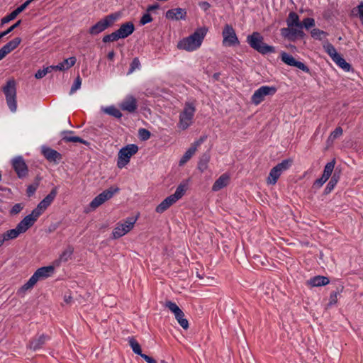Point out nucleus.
Segmentation results:
<instances>
[{
	"instance_id": "f257e3e1",
	"label": "nucleus",
	"mask_w": 363,
	"mask_h": 363,
	"mask_svg": "<svg viewBox=\"0 0 363 363\" xmlns=\"http://www.w3.org/2000/svg\"><path fill=\"white\" fill-rule=\"evenodd\" d=\"M208 30L205 26L197 28L194 33L183 38L177 43V49L189 52L198 50L201 47Z\"/></svg>"
},
{
	"instance_id": "f03ea898",
	"label": "nucleus",
	"mask_w": 363,
	"mask_h": 363,
	"mask_svg": "<svg viewBox=\"0 0 363 363\" xmlns=\"http://www.w3.org/2000/svg\"><path fill=\"white\" fill-rule=\"evenodd\" d=\"M57 194V188L54 187L49 194H48L33 209L29 215L26 216L24 219L32 227L36 222L38 218L43 213L49 206L52 203Z\"/></svg>"
},
{
	"instance_id": "7ed1b4c3",
	"label": "nucleus",
	"mask_w": 363,
	"mask_h": 363,
	"mask_svg": "<svg viewBox=\"0 0 363 363\" xmlns=\"http://www.w3.org/2000/svg\"><path fill=\"white\" fill-rule=\"evenodd\" d=\"M55 267L52 264V265L38 269L29 280L20 288L18 293L24 294L26 291L31 289L39 280L50 277L53 274Z\"/></svg>"
},
{
	"instance_id": "20e7f679",
	"label": "nucleus",
	"mask_w": 363,
	"mask_h": 363,
	"mask_svg": "<svg viewBox=\"0 0 363 363\" xmlns=\"http://www.w3.org/2000/svg\"><path fill=\"white\" fill-rule=\"evenodd\" d=\"M287 28L281 30V34L286 37L303 36V25L299 16L295 12H290L286 19Z\"/></svg>"
},
{
	"instance_id": "39448f33",
	"label": "nucleus",
	"mask_w": 363,
	"mask_h": 363,
	"mask_svg": "<svg viewBox=\"0 0 363 363\" xmlns=\"http://www.w3.org/2000/svg\"><path fill=\"white\" fill-rule=\"evenodd\" d=\"M30 228V225L23 218L21 220L16 227L13 229L6 230L0 234V247L9 240L16 239L20 235L25 233Z\"/></svg>"
},
{
	"instance_id": "423d86ee",
	"label": "nucleus",
	"mask_w": 363,
	"mask_h": 363,
	"mask_svg": "<svg viewBox=\"0 0 363 363\" xmlns=\"http://www.w3.org/2000/svg\"><path fill=\"white\" fill-rule=\"evenodd\" d=\"M263 40V37L257 32H254L247 38V43L257 52L262 54L274 52V48L265 44Z\"/></svg>"
},
{
	"instance_id": "0eeeda50",
	"label": "nucleus",
	"mask_w": 363,
	"mask_h": 363,
	"mask_svg": "<svg viewBox=\"0 0 363 363\" xmlns=\"http://www.w3.org/2000/svg\"><path fill=\"white\" fill-rule=\"evenodd\" d=\"M292 164V160L287 159L281 161L274 166L269 172L267 178V183L269 185H274L281 174L289 169Z\"/></svg>"
},
{
	"instance_id": "6e6552de",
	"label": "nucleus",
	"mask_w": 363,
	"mask_h": 363,
	"mask_svg": "<svg viewBox=\"0 0 363 363\" xmlns=\"http://www.w3.org/2000/svg\"><path fill=\"white\" fill-rule=\"evenodd\" d=\"M138 151V147L135 144H129L122 147L118 154L117 167L119 169L125 167L129 163L131 157L135 155Z\"/></svg>"
},
{
	"instance_id": "1a4fd4ad",
	"label": "nucleus",
	"mask_w": 363,
	"mask_h": 363,
	"mask_svg": "<svg viewBox=\"0 0 363 363\" xmlns=\"http://www.w3.org/2000/svg\"><path fill=\"white\" fill-rule=\"evenodd\" d=\"M118 13L106 16L103 19L98 21L96 24L89 28V33L92 35H96L105 30L107 28L111 26L113 23L120 18Z\"/></svg>"
},
{
	"instance_id": "9d476101",
	"label": "nucleus",
	"mask_w": 363,
	"mask_h": 363,
	"mask_svg": "<svg viewBox=\"0 0 363 363\" xmlns=\"http://www.w3.org/2000/svg\"><path fill=\"white\" fill-rule=\"evenodd\" d=\"M3 91L6 96V103L9 109L12 112H16L17 110V102L15 81L13 79L8 81L6 86L3 88Z\"/></svg>"
},
{
	"instance_id": "9b49d317",
	"label": "nucleus",
	"mask_w": 363,
	"mask_h": 363,
	"mask_svg": "<svg viewBox=\"0 0 363 363\" xmlns=\"http://www.w3.org/2000/svg\"><path fill=\"white\" fill-rule=\"evenodd\" d=\"M136 221L137 218L130 217L118 223L112 232L113 238L118 239L126 235L134 228Z\"/></svg>"
},
{
	"instance_id": "f8f14e48",
	"label": "nucleus",
	"mask_w": 363,
	"mask_h": 363,
	"mask_svg": "<svg viewBox=\"0 0 363 363\" xmlns=\"http://www.w3.org/2000/svg\"><path fill=\"white\" fill-rule=\"evenodd\" d=\"M195 111L196 108L192 104H186L185 105L183 111L179 114V128L184 130L192 124Z\"/></svg>"
},
{
	"instance_id": "ddd939ff",
	"label": "nucleus",
	"mask_w": 363,
	"mask_h": 363,
	"mask_svg": "<svg viewBox=\"0 0 363 363\" xmlns=\"http://www.w3.org/2000/svg\"><path fill=\"white\" fill-rule=\"evenodd\" d=\"M222 36L223 45L224 46L233 47L240 44L235 30L231 25H225L222 31Z\"/></svg>"
},
{
	"instance_id": "4468645a",
	"label": "nucleus",
	"mask_w": 363,
	"mask_h": 363,
	"mask_svg": "<svg viewBox=\"0 0 363 363\" xmlns=\"http://www.w3.org/2000/svg\"><path fill=\"white\" fill-rule=\"evenodd\" d=\"M277 91L274 86H262L257 89L251 97L252 103L259 105L267 96H273Z\"/></svg>"
},
{
	"instance_id": "2eb2a0df",
	"label": "nucleus",
	"mask_w": 363,
	"mask_h": 363,
	"mask_svg": "<svg viewBox=\"0 0 363 363\" xmlns=\"http://www.w3.org/2000/svg\"><path fill=\"white\" fill-rule=\"evenodd\" d=\"M119 191V189L118 187H111L106 190H104L100 194L96 196L90 203V207L92 209H96L106 201L109 200L113 197V196Z\"/></svg>"
},
{
	"instance_id": "dca6fc26",
	"label": "nucleus",
	"mask_w": 363,
	"mask_h": 363,
	"mask_svg": "<svg viewBox=\"0 0 363 363\" xmlns=\"http://www.w3.org/2000/svg\"><path fill=\"white\" fill-rule=\"evenodd\" d=\"M165 306L169 308V310L174 313L175 318L177 319L179 324L184 329L186 330L189 328V322L184 318V312L179 308V307L174 302L167 301L165 303Z\"/></svg>"
},
{
	"instance_id": "f3484780",
	"label": "nucleus",
	"mask_w": 363,
	"mask_h": 363,
	"mask_svg": "<svg viewBox=\"0 0 363 363\" xmlns=\"http://www.w3.org/2000/svg\"><path fill=\"white\" fill-rule=\"evenodd\" d=\"M121 110L134 113L138 109L137 99L132 95H127L119 105Z\"/></svg>"
},
{
	"instance_id": "a211bd4d",
	"label": "nucleus",
	"mask_w": 363,
	"mask_h": 363,
	"mask_svg": "<svg viewBox=\"0 0 363 363\" xmlns=\"http://www.w3.org/2000/svg\"><path fill=\"white\" fill-rule=\"evenodd\" d=\"M281 60L285 64H286L289 66L296 67L305 72H307V73L309 72L308 67L307 66H306L303 62L296 61L292 55H291L286 52H282L281 54Z\"/></svg>"
},
{
	"instance_id": "6ab92c4d",
	"label": "nucleus",
	"mask_w": 363,
	"mask_h": 363,
	"mask_svg": "<svg viewBox=\"0 0 363 363\" xmlns=\"http://www.w3.org/2000/svg\"><path fill=\"white\" fill-rule=\"evenodd\" d=\"M13 168L19 178L25 177L28 174V167L22 157H18L12 160Z\"/></svg>"
},
{
	"instance_id": "aec40b11",
	"label": "nucleus",
	"mask_w": 363,
	"mask_h": 363,
	"mask_svg": "<svg viewBox=\"0 0 363 363\" xmlns=\"http://www.w3.org/2000/svg\"><path fill=\"white\" fill-rule=\"evenodd\" d=\"M203 140L200 139L191 144V147L185 152L181 160H179V166H183L186 164L191 157L195 154L197 150V148L202 143Z\"/></svg>"
},
{
	"instance_id": "412c9836",
	"label": "nucleus",
	"mask_w": 363,
	"mask_h": 363,
	"mask_svg": "<svg viewBox=\"0 0 363 363\" xmlns=\"http://www.w3.org/2000/svg\"><path fill=\"white\" fill-rule=\"evenodd\" d=\"M186 11L182 8H175L169 9L166 12L165 16L167 19L179 21L185 20L186 17Z\"/></svg>"
},
{
	"instance_id": "4be33fe9",
	"label": "nucleus",
	"mask_w": 363,
	"mask_h": 363,
	"mask_svg": "<svg viewBox=\"0 0 363 363\" xmlns=\"http://www.w3.org/2000/svg\"><path fill=\"white\" fill-rule=\"evenodd\" d=\"M21 43V38L17 37V38H13V40H11L9 43H7L6 45H4L0 49V54L4 58L8 54H9L13 50H14L16 48H17Z\"/></svg>"
},
{
	"instance_id": "5701e85b",
	"label": "nucleus",
	"mask_w": 363,
	"mask_h": 363,
	"mask_svg": "<svg viewBox=\"0 0 363 363\" xmlns=\"http://www.w3.org/2000/svg\"><path fill=\"white\" fill-rule=\"evenodd\" d=\"M41 152L49 162H57L62 159L61 154L50 147H43Z\"/></svg>"
},
{
	"instance_id": "b1692460",
	"label": "nucleus",
	"mask_w": 363,
	"mask_h": 363,
	"mask_svg": "<svg viewBox=\"0 0 363 363\" xmlns=\"http://www.w3.org/2000/svg\"><path fill=\"white\" fill-rule=\"evenodd\" d=\"M74 248L69 245L60 255L58 259H55L52 264L56 267H59L61 263L69 261L73 255Z\"/></svg>"
},
{
	"instance_id": "393cba45",
	"label": "nucleus",
	"mask_w": 363,
	"mask_h": 363,
	"mask_svg": "<svg viewBox=\"0 0 363 363\" xmlns=\"http://www.w3.org/2000/svg\"><path fill=\"white\" fill-rule=\"evenodd\" d=\"M230 175L227 173L221 174L213 183L212 186L213 191H218L227 186L230 182Z\"/></svg>"
},
{
	"instance_id": "a878e982",
	"label": "nucleus",
	"mask_w": 363,
	"mask_h": 363,
	"mask_svg": "<svg viewBox=\"0 0 363 363\" xmlns=\"http://www.w3.org/2000/svg\"><path fill=\"white\" fill-rule=\"evenodd\" d=\"M134 30V24L132 22H126L122 24L116 32L120 38H125L131 35Z\"/></svg>"
},
{
	"instance_id": "bb28decb",
	"label": "nucleus",
	"mask_w": 363,
	"mask_h": 363,
	"mask_svg": "<svg viewBox=\"0 0 363 363\" xmlns=\"http://www.w3.org/2000/svg\"><path fill=\"white\" fill-rule=\"evenodd\" d=\"M76 62L77 59L75 57H70L67 59H65L57 65H52V67H54L53 70L64 72L73 67Z\"/></svg>"
},
{
	"instance_id": "cd10ccee",
	"label": "nucleus",
	"mask_w": 363,
	"mask_h": 363,
	"mask_svg": "<svg viewBox=\"0 0 363 363\" xmlns=\"http://www.w3.org/2000/svg\"><path fill=\"white\" fill-rule=\"evenodd\" d=\"M49 339L47 335H40L38 337H34L29 343L28 347L32 350H39L43 347V345L46 342V341Z\"/></svg>"
},
{
	"instance_id": "c85d7f7f",
	"label": "nucleus",
	"mask_w": 363,
	"mask_h": 363,
	"mask_svg": "<svg viewBox=\"0 0 363 363\" xmlns=\"http://www.w3.org/2000/svg\"><path fill=\"white\" fill-rule=\"evenodd\" d=\"M330 280L328 277L324 276H315L307 281V284L312 286H322L328 284Z\"/></svg>"
},
{
	"instance_id": "c756f323",
	"label": "nucleus",
	"mask_w": 363,
	"mask_h": 363,
	"mask_svg": "<svg viewBox=\"0 0 363 363\" xmlns=\"http://www.w3.org/2000/svg\"><path fill=\"white\" fill-rule=\"evenodd\" d=\"M177 201L170 195L163 200L155 208V211L158 213H162L168 209L171 206L175 203Z\"/></svg>"
},
{
	"instance_id": "7c9ffc66",
	"label": "nucleus",
	"mask_w": 363,
	"mask_h": 363,
	"mask_svg": "<svg viewBox=\"0 0 363 363\" xmlns=\"http://www.w3.org/2000/svg\"><path fill=\"white\" fill-rule=\"evenodd\" d=\"M188 184L186 182L181 183L177 188L174 194L171 195L174 199L177 201L179 200L185 194L187 190Z\"/></svg>"
},
{
	"instance_id": "2f4dec72",
	"label": "nucleus",
	"mask_w": 363,
	"mask_h": 363,
	"mask_svg": "<svg viewBox=\"0 0 363 363\" xmlns=\"http://www.w3.org/2000/svg\"><path fill=\"white\" fill-rule=\"evenodd\" d=\"M335 165V159H333L331 162H328L325 164V166L324 167L323 173L322 174V177H323L324 179H327L328 180V179L330 178V177L331 176V174L333 172Z\"/></svg>"
},
{
	"instance_id": "473e14b6",
	"label": "nucleus",
	"mask_w": 363,
	"mask_h": 363,
	"mask_svg": "<svg viewBox=\"0 0 363 363\" xmlns=\"http://www.w3.org/2000/svg\"><path fill=\"white\" fill-rule=\"evenodd\" d=\"M343 133V130L341 127H337L334 131H333L328 140H327V143L328 145H333V142L335 141V139L340 138Z\"/></svg>"
},
{
	"instance_id": "72a5a7b5",
	"label": "nucleus",
	"mask_w": 363,
	"mask_h": 363,
	"mask_svg": "<svg viewBox=\"0 0 363 363\" xmlns=\"http://www.w3.org/2000/svg\"><path fill=\"white\" fill-rule=\"evenodd\" d=\"M103 111L108 115L113 116L117 118H120L122 117V113L119 109L116 108L113 106H111L108 107H106L103 108Z\"/></svg>"
},
{
	"instance_id": "f704fd0d",
	"label": "nucleus",
	"mask_w": 363,
	"mask_h": 363,
	"mask_svg": "<svg viewBox=\"0 0 363 363\" xmlns=\"http://www.w3.org/2000/svg\"><path fill=\"white\" fill-rule=\"evenodd\" d=\"M323 48L325 52L330 55L333 60L340 55L337 52L335 47L330 43H327L324 45Z\"/></svg>"
},
{
	"instance_id": "c9c22d12",
	"label": "nucleus",
	"mask_w": 363,
	"mask_h": 363,
	"mask_svg": "<svg viewBox=\"0 0 363 363\" xmlns=\"http://www.w3.org/2000/svg\"><path fill=\"white\" fill-rule=\"evenodd\" d=\"M333 61L342 69L345 71H349L350 65L343 59L340 55L335 57Z\"/></svg>"
},
{
	"instance_id": "e433bc0d",
	"label": "nucleus",
	"mask_w": 363,
	"mask_h": 363,
	"mask_svg": "<svg viewBox=\"0 0 363 363\" xmlns=\"http://www.w3.org/2000/svg\"><path fill=\"white\" fill-rule=\"evenodd\" d=\"M62 140L67 143H80L84 145L87 144V142L82 138L77 136L65 135L62 138Z\"/></svg>"
},
{
	"instance_id": "4c0bfd02",
	"label": "nucleus",
	"mask_w": 363,
	"mask_h": 363,
	"mask_svg": "<svg viewBox=\"0 0 363 363\" xmlns=\"http://www.w3.org/2000/svg\"><path fill=\"white\" fill-rule=\"evenodd\" d=\"M129 344L133 350V351L137 354L141 356V354H143L142 353L141 347L139 343L135 340L134 339H130L129 340Z\"/></svg>"
},
{
	"instance_id": "58836bf2",
	"label": "nucleus",
	"mask_w": 363,
	"mask_h": 363,
	"mask_svg": "<svg viewBox=\"0 0 363 363\" xmlns=\"http://www.w3.org/2000/svg\"><path fill=\"white\" fill-rule=\"evenodd\" d=\"M53 68L52 66L47 67L43 69H39L35 74V77L38 79H42L48 73L50 72L53 70Z\"/></svg>"
},
{
	"instance_id": "ea45409f",
	"label": "nucleus",
	"mask_w": 363,
	"mask_h": 363,
	"mask_svg": "<svg viewBox=\"0 0 363 363\" xmlns=\"http://www.w3.org/2000/svg\"><path fill=\"white\" fill-rule=\"evenodd\" d=\"M118 39H120V38L116 30L115 32H113L111 34L104 35L103 38V42H104V43L113 42V41L118 40Z\"/></svg>"
},
{
	"instance_id": "a19ab883",
	"label": "nucleus",
	"mask_w": 363,
	"mask_h": 363,
	"mask_svg": "<svg viewBox=\"0 0 363 363\" xmlns=\"http://www.w3.org/2000/svg\"><path fill=\"white\" fill-rule=\"evenodd\" d=\"M18 15V13H17V11L16 10H14L11 13H9V15H7L1 18V24L8 23L11 21L15 19Z\"/></svg>"
},
{
	"instance_id": "79ce46f5",
	"label": "nucleus",
	"mask_w": 363,
	"mask_h": 363,
	"mask_svg": "<svg viewBox=\"0 0 363 363\" xmlns=\"http://www.w3.org/2000/svg\"><path fill=\"white\" fill-rule=\"evenodd\" d=\"M311 35L313 38L320 40L323 36H325L326 33L318 28H313L311 32Z\"/></svg>"
},
{
	"instance_id": "37998d69",
	"label": "nucleus",
	"mask_w": 363,
	"mask_h": 363,
	"mask_svg": "<svg viewBox=\"0 0 363 363\" xmlns=\"http://www.w3.org/2000/svg\"><path fill=\"white\" fill-rule=\"evenodd\" d=\"M337 303V292H331L330 294L329 302L327 304L326 308H330L331 306L335 305Z\"/></svg>"
},
{
	"instance_id": "c03bdc74",
	"label": "nucleus",
	"mask_w": 363,
	"mask_h": 363,
	"mask_svg": "<svg viewBox=\"0 0 363 363\" xmlns=\"http://www.w3.org/2000/svg\"><path fill=\"white\" fill-rule=\"evenodd\" d=\"M24 208V204L22 203H16L10 211L11 216H15L19 213Z\"/></svg>"
},
{
	"instance_id": "a18cd8bd",
	"label": "nucleus",
	"mask_w": 363,
	"mask_h": 363,
	"mask_svg": "<svg viewBox=\"0 0 363 363\" xmlns=\"http://www.w3.org/2000/svg\"><path fill=\"white\" fill-rule=\"evenodd\" d=\"M208 158L206 157L203 159H201L198 164V169L200 170V172H203L208 169Z\"/></svg>"
},
{
	"instance_id": "49530a36",
	"label": "nucleus",
	"mask_w": 363,
	"mask_h": 363,
	"mask_svg": "<svg viewBox=\"0 0 363 363\" xmlns=\"http://www.w3.org/2000/svg\"><path fill=\"white\" fill-rule=\"evenodd\" d=\"M21 23V20H18L16 23L9 27L6 30L1 32L0 33V40L7 34L10 33L11 31H13L15 28L18 27Z\"/></svg>"
},
{
	"instance_id": "de8ad7c7",
	"label": "nucleus",
	"mask_w": 363,
	"mask_h": 363,
	"mask_svg": "<svg viewBox=\"0 0 363 363\" xmlns=\"http://www.w3.org/2000/svg\"><path fill=\"white\" fill-rule=\"evenodd\" d=\"M301 23L303 25V28L304 27L306 29H309L310 28L315 26V20L312 18H306L303 19Z\"/></svg>"
},
{
	"instance_id": "09e8293b",
	"label": "nucleus",
	"mask_w": 363,
	"mask_h": 363,
	"mask_svg": "<svg viewBox=\"0 0 363 363\" xmlns=\"http://www.w3.org/2000/svg\"><path fill=\"white\" fill-rule=\"evenodd\" d=\"M81 84H82V79L79 77H77L76 78L73 85L71 87L70 94H73L77 90H78L80 88Z\"/></svg>"
},
{
	"instance_id": "8fccbe9b",
	"label": "nucleus",
	"mask_w": 363,
	"mask_h": 363,
	"mask_svg": "<svg viewBox=\"0 0 363 363\" xmlns=\"http://www.w3.org/2000/svg\"><path fill=\"white\" fill-rule=\"evenodd\" d=\"M337 182V179L332 178L325 189V194H329L330 192H331V191L334 189L335 186L336 185Z\"/></svg>"
},
{
	"instance_id": "3c124183",
	"label": "nucleus",
	"mask_w": 363,
	"mask_h": 363,
	"mask_svg": "<svg viewBox=\"0 0 363 363\" xmlns=\"http://www.w3.org/2000/svg\"><path fill=\"white\" fill-rule=\"evenodd\" d=\"M327 181V179H324L323 177H321L320 179H318L314 182L313 187L317 189H320Z\"/></svg>"
},
{
	"instance_id": "603ef678",
	"label": "nucleus",
	"mask_w": 363,
	"mask_h": 363,
	"mask_svg": "<svg viewBox=\"0 0 363 363\" xmlns=\"http://www.w3.org/2000/svg\"><path fill=\"white\" fill-rule=\"evenodd\" d=\"M139 135L140 138L144 140H148L150 138V131L144 128L139 130Z\"/></svg>"
},
{
	"instance_id": "864d4df0",
	"label": "nucleus",
	"mask_w": 363,
	"mask_h": 363,
	"mask_svg": "<svg viewBox=\"0 0 363 363\" xmlns=\"http://www.w3.org/2000/svg\"><path fill=\"white\" fill-rule=\"evenodd\" d=\"M152 21V18L149 13L144 14L140 19V24L145 25Z\"/></svg>"
},
{
	"instance_id": "5fc2aeb1",
	"label": "nucleus",
	"mask_w": 363,
	"mask_h": 363,
	"mask_svg": "<svg viewBox=\"0 0 363 363\" xmlns=\"http://www.w3.org/2000/svg\"><path fill=\"white\" fill-rule=\"evenodd\" d=\"M140 66V61L138 58L133 59L132 63L130 65V72L134 71L136 69H138Z\"/></svg>"
},
{
	"instance_id": "6e6d98bb",
	"label": "nucleus",
	"mask_w": 363,
	"mask_h": 363,
	"mask_svg": "<svg viewBox=\"0 0 363 363\" xmlns=\"http://www.w3.org/2000/svg\"><path fill=\"white\" fill-rule=\"evenodd\" d=\"M357 14L360 18V21H361L362 23L363 24V2H362L357 7Z\"/></svg>"
},
{
	"instance_id": "4d7b16f0",
	"label": "nucleus",
	"mask_w": 363,
	"mask_h": 363,
	"mask_svg": "<svg viewBox=\"0 0 363 363\" xmlns=\"http://www.w3.org/2000/svg\"><path fill=\"white\" fill-rule=\"evenodd\" d=\"M141 357L147 362V363H157L156 360L153 358L143 354H141Z\"/></svg>"
},
{
	"instance_id": "13d9d810",
	"label": "nucleus",
	"mask_w": 363,
	"mask_h": 363,
	"mask_svg": "<svg viewBox=\"0 0 363 363\" xmlns=\"http://www.w3.org/2000/svg\"><path fill=\"white\" fill-rule=\"evenodd\" d=\"M36 189L37 188L35 186H33V185L29 186L28 187V189H27V194H28V195L29 196L33 195L35 193V191H36Z\"/></svg>"
},
{
	"instance_id": "bf43d9fd",
	"label": "nucleus",
	"mask_w": 363,
	"mask_h": 363,
	"mask_svg": "<svg viewBox=\"0 0 363 363\" xmlns=\"http://www.w3.org/2000/svg\"><path fill=\"white\" fill-rule=\"evenodd\" d=\"M199 6L204 11H207L210 8V4L207 1L200 2Z\"/></svg>"
},
{
	"instance_id": "052dcab7",
	"label": "nucleus",
	"mask_w": 363,
	"mask_h": 363,
	"mask_svg": "<svg viewBox=\"0 0 363 363\" xmlns=\"http://www.w3.org/2000/svg\"><path fill=\"white\" fill-rule=\"evenodd\" d=\"M113 56H114V53L113 52H109L108 55V57L110 59V60H112L113 58Z\"/></svg>"
},
{
	"instance_id": "680f3d73",
	"label": "nucleus",
	"mask_w": 363,
	"mask_h": 363,
	"mask_svg": "<svg viewBox=\"0 0 363 363\" xmlns=\"http://www.w3.org/2000/svg\"><path fill=\"white\" fill-rule=\"evenodd\" d=\"M152 9H154V7L153 6H150V7H149L148 11H150V10H152Z\"/></svg>"
},
{
	"instance_id": "e2e57ef3",
	"label": "nucleus",
	"mask_w": 363,
	"mask_h": 363,
	"mask_svg": "<svg viewBox=\"0 0 363 363\" xmlns=\"http://www.w3.org/2000/svg\"><path fill=\"white\" fill-rule=\"evenodd\" d=\"M69 299H71V297H70V296H69V297H68V298H66V299H65V301H66L67 302H68V301H69Z\"/></svg>"
},
{
	"instance_id": "0e129e2a",
	"label": "nucleus",
	"mask_w": 363,
	"mask_h": 363,
	"mask_svg": "<svg viewBox=\"0 0 363 363\" xmlns=\"http://www.w3.org/2000/svg\"><path fill=\"white\" fill-rule=\"evenodd\" d=\"M2 59H4V57H2V55L0 54V60H1Z\"/></svg>"
},
{
	"instance_id": "69168bd1",
	"label": "nucleus",
	"mask_w": 363,
	"mask_h": 363,
	"mask_svg": "<svg viewBox=\"0 0 363 363\" xmlns=\"http://www.w3.org/2000/svg\"><path fill=\"white\" fill-rule=\"evenodd\" d=\"M2 59H4V57H2V55L0 54V60H1Z\"/></svg>"
},
{
	"instance_id": "338daca9",
	"label": "nucleus",
	"mask_w": 363,
	"mask_h": 363,
	"mask_svg": "<svg viewBox=\"0 0 363 363\" xmlns=\"http://www.w3.org/2000/svg\"><path fill=\"white\" fill-rule=\"evenodd\" d=\"M2 59H4V57H2V55L0 54V60H1Z\"/></svg>"
},
{
	"instance_id": "774afa93",
	"label": "nucleus",
	"mask_w": 363,
	"mask_h": 363,
	"mask_svg": "<svg viewBox=\"0 0 363 363\" xmlns=\"http://www.w3.org/2000/svg\"><path fill=\"white\" fill-rule=\"evenodd\" d=\"M2 189H1V188L0 187V190H2Z\"/></svg>"
}]
</instances>
